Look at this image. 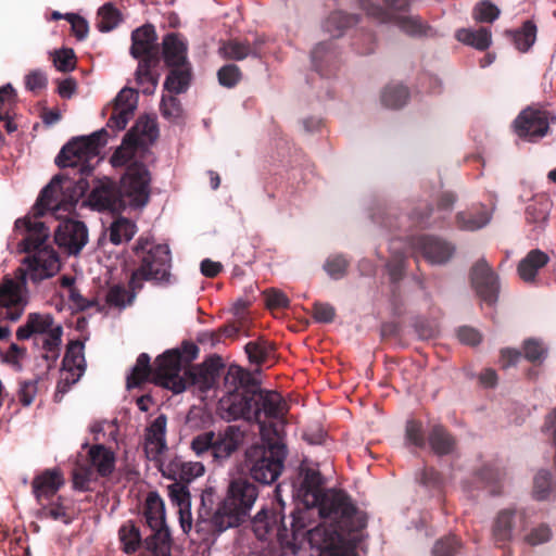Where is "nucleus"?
Instances as JSON below:
<instances>
[{"label":"nucleus","mask_w":556,"mask_h":556,"mask_svg":"<svg viewBox=\"0 0 556 556\" xmlns=\"http://www.w3.org/2000/svg\"><path fill=\"white\" fill-rule=\"evenodd\" d=\"M198 346L190 341H185L180 349L168 350L155 359L154 384L166 388L178 394L185 391V382L181 374L187 366L197 358Z\"/></svg>","instance_id":"10"},{"label":"nucleus","mask_w":556,"mask_h":556,"mask_svg":"<svg viewBox=\"0 0 556 556\" xmlns=\"http://www.w3.org/2000/svg\"><path fill=\"white\" fill-rule=\"evenodd\" d=\"M244 350L251 363L263 365L274 352V345L269 341L260 338L255 341L248 342Z\"/></svg>","instance_id":"44"},{"label":"nucleus","mask_w":556,"mask_h":556,"mask_svg":"<svg viewBox=\"0 0 556 556\" xmlns=\"http://www.w3.org/2000/svg\"><path fill=\"white\" fill-rule=\"evenodd\" d=\"M409 98L408 89L403 85H389L381 93V102L390 109L404 106Z\"/></svg>","instance_id":"47"},{"label":"nucleus","mask_w":556,"mask_h":556,"mask_svg":"<svg viewBox=\"0 0 556 556\" xmlns=\"http://www.w3.org/2000/svg\"><path fill=\"white\" fill-rule=\"evenodd\" d=\"M64 20L71 24L72 31L77 40L86 39L89 26L88 22L84 17L75 13H66L64 14Z\"/></svg>","instance_id":"60"},{"label":"nucleus","mask_w":556,"mask_h":556,"mask_svg":"<svg viewBox=\"0 0 556 556\" xmlns=\"http://www.w3.org/2000/svg\"><path fill=\"white\" fill-rule=\"evenodd\" d=\"M501 10L490 0L478 2L472 10V17L480 23H493L498 18Z\"/></svg>","instance_id":"51"},{"label":"nucleus","mask_w":556,"mask_h":556,"mask_svg":"<svg viewBox=\"0 0 556 556\" xmlns=\"http://www.w3.org/2000/svg\"><path fill=\"white\" fill-rule=\"evenodd\" d=\"M156 467L164 478L185 484L191 483L205 472L202 462H187L178 455L163 459Z\"/></svg>","instance_id":"18"},{"label":"nucleus","mask_w":556,"mask_h":556,"mask_svg":"<svg viewBox=\"0 0 556 556\" xmlns=\"http://www.w3.org/2000/svg\"><path fill=\"white\" fill-rule=\"evenodd\" d=\"M106 131L101 129L90 136L70 140L55 157V164L63 169L74 170V175H56L41 190L31 208L33 217L26 216L15 222V228H24L27 236L23 240V250L29 255L23 260L25 267L15 270V279L5 277L0 283V320L16 321L24 312L26 302L23 290L27 279L34 283L52 277L60 268L59 255L46 245L50 236L49 228L38 220L47 211L54 214L73 211L81 197L89 189L88 177L91 176L94 160L100 149L106 143Z\"/></svg>","instance_id":"1"},{"label":"nucleus","mask_w":556,"mask_h":556,"mask_svg":"<svg viewBox=\"0 0 556 556\" xmlns=\"http://www.w3.org/2000/svg\"><path fill=\"white\" fill-rule=\"evenodd\" d=\"M456 39L477 50L484 51L491 46L492 34L488 27H480L476 30L462 28L456 31Z\"/></svg>","instance_id":"37"},{"label":"nucleus","mask_w":556,"mask_h":556,"mask_svg":"<svg viewBox=\"0 0 556 556\" xmlns=\"http://www.w3.org/2000/svg\"><path fill=\"white\" fill-rule=\"evenodd\" d=\"M460 548V540L456 535L439 539L432 548L433 556H455Z\"/></svg>","instance_id":"56"},{"label":"nucleus","mask_w":556,"mask_h":556,"mask_svg":"<svg viewBox=\"0 0 556 556\" xmlns=\"http://www.w3.org/2000/svg\"><path fill=\"white\" fill-rule=\"evenodd\" d=\"M314 509H317V506L304 505V507H298L291 513L290 532L293 540L306 535Z\"/></svg>","instance_id":"40"},{"label":"nucleus","mask_w":556,"mask_h":556,"mask_svg":"<svg viewBox=\"0 0 556 556\" xmlns=\"http://www.w3.org/2000/svg\"><path fill=\"white\" fill-rule=\"evenodd\" d=\"M143 515L152 533L146 538V549H172V535L165 521V505L157 492H150L146 498Z\"/></svg>","instance_id":"12"},{"label":"nucleus","mask_w":556,"mask_h":556,"mask_svg":"<svg viewBox=\"0 0 556 556\" xmlns=\"http://www.w3.org/2000/svg\"><path fill=\"white\" fill-rule=\"evenodd\" d=\"M299 479L298 496L303 505L317 506L319 516L340 517L354 529H364L367 526L366 516L357 509L345 492L324 488L325 480L318 469L301 467Z\"/></svg>","instance_id":"4"},{"label":"nucleus","mask_w":556,"mask_h":556,"mask_svg":"<svg viewBox=\"0 0 556 556\" xmlns=\"http://www.w3.org/2000/svg\"><path fill=\"white\" fill-rule=\"evenodd\" d=\"M252 530L258 540H266L267 536L277 528L279 536L288 535V528L285 519L281 518L280 526H277V517L265 509L260 510L251 520Z\"/></svg>","instance_id":"29"},{"label":"nucleus","mask_w":556,"mask_h":556,"mask_svg":"<svg viewBox=\"0 0 556 556\" xmlns=\"http://www.w3.org/2000/svg\"><path fill=\"white\" fill-rule=\"evenodd\" d=\"M55 326L51 314L29 313L26 323L16 330V339L23 341L35 337V342L38 344L37 336L42 337L49 333Z\"/></svg>","instance_id":"26"},{"label":"nucleus","mask_w":556,"mask_h":556,"mask_svg":"<svg viewBox=\"0 0 556 556\" xmlns=\"http://www.w3.org/2000/svg\"><path fill=\"white\" fill-rule=\"evenodd\" d=\"M54 241L68 254L76 255L88 242L87 227L79 220H63L54 231Z\"/></svg>","instance_id":"19"},{"label":"nucleus","mask_w":556,"mask_h":556,"mask_svg":"<svg viewBox=\"0 0 556 556\" xmlns=\"http://www.w3.org/2000/svg\"><path fill=\"white\" fill-rule=\"evenodd\" d=\"M359 7L365 13L380 23H394L402 31L412 37L430 35L432 28L418 15H399L369 0H361Z\"/></svg>","instance_id":"14"},{"label":"nucleus","mask_w":556,"mask_h":556,"mask_svg":"<svg viewBox=\"0 0 556 556\" xmlns=\"http://www.w3.org/2000/svg\"><path fill=\"white\" fill-rule=\"evenodd\" d=\"M122 22L121 12L111 3L98 10L96 26L101 33L113 30Z\"/></svg>","instance_id":"45"},{"label":"nucleus","mask_w":556,"mask_h":556,"mask_svg":"<svg viewBox=\"0 0 556 556\" xmlns=\"http://www.w3.org/2000/svg\"><path fill=\"white\" fill-rule=\"evenodd\" d=\"M151 176L147 166L134 162L127 166L121 187L109 179H98L89 194L90 205L98 211H118L125 206L124 198L132 207H143L150 200Z\"/></svg>","instance_id":"5"},{"label":"nucleus","mask_w":556,"mask_h":556,"mask_svg":"<svg viewBox=\"0 0 556 556\" xmlns=\"http://www.w3.org/2000/svg\"><path fill=\"white\" fill-rule=\"evenodd\" d=\"M552 488V475L547 470H540L533 481V493L535 498L544 500Z\"/></svg>","instance_id":"58"},{"label":"nucleus","mask_w":556,"mask_h":556,"mask_svg":"<svg viewBox=\"0 0 556 556\" xmlns=\"http://www.w3.org/2000/svg\"><path fill=\"white\" fill-rule=\"evenodd\" d=\"M63 328L56 325L49 333L38 338L41 342V349L45 351L42 357L48 362V369H50L60 356V346L62 343Z\"/></svg>","instance_id":"36"},{"label":"nucleus","mask_w":556,"mask_h":556,"mask_svg":"<svg viewBox=\"0 0 556 556\" xmlns=\"http://www.w3.org/2000/svg\"><path fill=\"white\" fill-rule=\"evenodd\" d=\"M155 28L146 24L131 33L130 54L139 60L135 73L136 83L142 86L144 94H152L159 84L161 52L156 43Z\"/></svg>","instance_id":"8"},{"label":"nucleus","mask_w":556,"mask_h":556,"mask_svg":"<svg viewBox=\"0 0 556 556\" xmlns=\"http://www.w3.org/2000/svg\"><path fill=\"white\" fill-rule=\"evenodd\" d=\"M358 23V16L342 11L332 12L324 23V28L332 37H340L344 29Z\"/></svg>","instance_id":"43"},{"label":"nucleus","mask_w":556,"mask_h":556,"mask_svg":"<svg viewBox=\"0 0 556 556\" xmlns=\"http://www.w3.org/2000/svg\"><path fill=\"white\" fill-rule=\"evenodd\" d=\"M548 255L539 249L531 250L518 264L517 271L525 282H533L541 268L548 263Z\"/></svg>","instance_id":"31"},{"label":"nucleus","mask_w":556,"mask_h":556,"mask_svg":"<svg viewBox=\"0 0 556 556\" xmlns=\"http://www.w3.org/2000/svg\"><path fill=\"white\" fill-rule=\"evenodd\" d=\"M428 443L438 456L452 454L457 445L455 437L442 425H433L428 432Z\"/></svg>","instance_id":"30"},{"label":"nucleus","mask_w":556,"mask_h":556,"mask_svg":"<svg viewBox=\"0 0 556 556\" xmlns=\"http://www.w3.org/2000/svg\"><path fill=\"white\" fill-rule=\"evenodd\" d=\"M405 439L415 447L424 448L428 442V438L426 439L422 424L415 419L408 420L405 427Z\"/></svg>","instance_id":"53"},{"label":"nucleus","mask_w":556,"mask_h":556,"mask_svg":"<svg viewBox=\"0 0 556 556\" xmlns=\"http://www.w3.org/2000/svg\"><path fill=\"white\" fill-rule=\"evenodd\" d=\"M313 317L317 323L330 324L334 320L336 309L329 303L315 302L313 305Z\"/></svg>","instance_id":"62"},{"label":"nucleus","mask_w":556,"mask_h":556,"mask_svg":"<svg viewBox=\"0 0 556 556\" xmlns=\"http://www.w3.org/2000/svg\"><path fill=\"white\" fill-rule=\"evenodd\" d=\"M225 395L218 402V412L223 419L231 421L243 419L265 427V420H281L289 406L282 395L266 390L247 369L230 365L224 377Z\"/></svg>","instance_id":"2"},{"label":"nucleus","mask_w":556,"mask_h":556,"mask_svg":"<svg viewBox=\"0 0 556 556\" xmlns=\"http://www.w3.org/2000/svg\"><path fill=\"white\" fill-rule=\"evenodd\" d=\"M157 137V127L155 119L144 115L140 116L135 125L126 132L122 147L112 155L114 166L125 165L132 157L136 150L152 142Z\"/></svg>","instance_id":"13"},{"label":"nucleus","mask_w":556,"mask_h":556,"mask_svg":"<svg viewBox=\"0 0 556 556\" xmlns=\"http://www.w3.org/2000/svg\"><path fill=\"white\" fill-rule=\"evenodd\" d=\"M514 129L518 137L536 141L546 136L549 129L547 112L527 108L514 121Z\"/></svg>","instance_id":"17"},{"label":"nucleus","mask_w":556,"mask_h":556,"mask_svg":"<svg viewBox=\"0 0 556 556\" xmlns=\"http://www.w3.org/2000/svg\"><path fill=\"white\" fill-rule=\"evenodd\" d=\"M167 417L159 415L146 429L144 452L156 466L162 462V454L167 450L166 442Z\"/></svg>","instance_id":"21"},{"label":"nucleus","mask_w":556,"mask_h":556,"mask_svg":"<svg viewBox=\"0 0 556 556\" xmlns=\"http://www.w3.org/2000/svg\"><path fill=\"white\" fill-rule=\"evenodd\" d=\"M37 379L21 382L18 399L24 406H28L33 403L37 393Z\"/></svg>","instance_id":"64"},{"label":"nucleus","mask_w":556,"mask_h":556,"mask_svg":"<svg viewBox=\"0 0 556 556\" xmlns=\"http://www.w3.org/2000/svg\"><path fill=\"white\" fill-rule=\"evenodd\" d=\"M137 226L134 222L126 217H117L113 220L109 228L110 241L118 245L123 242H128L136 235Z\"/></svg>","instance_id":"39"},{"label":"nucleus","mask_w":556,"mask_h":556,"mask_svg":"<svg viewBox=\"0 0 556 556\" xmlns=\"http://www.w3.org/2000/svg\"><path fill=\"white\" fill-rule=\"evenodd\" d=\"M536 25L527 20L519 29H506L504 35L513 42L515 48L522 53L528 52L536 40Z\"/></svg>","instance_id":"33"},{"label":"nucleus","mask_w":556,"mask_h":556,"mask_svg":"<svg viewBox=\"0 0 556 556\" xmlns=\"http://www.w3.org/2000/svg\"><path fill=\"white\" fill-rule=\"evenodd\" d=\"M189 484L174 481L167 486L168 497L170 502L179 507H191V496Z\"/></svg>","instance_id":"52"},{"label":"nucleus","mask_w":556,"mask_h":556,"mask_svg":"<svg viewBox=\"0 0 556 556\" xmlns=\"http://www.w3.org/2000/svg\"><path fill=\"white\" fill-rule=\"evenodd\" d=\"M350 262L342 255L336 254L327 258L324 269L332 279H341L346 275Z\"/></svg>","instance_id":"55"},{"label":"nucleus","mask_w":556,"mask_h":556,"mask_svg":"<svg viewBox=\"0 0 556 556\" xmlns=\"http://www.w3.org/2000/svg\"><path fill=\"white\" fill-rule=\"evenodd\" d=\"M132 254L130 262L136 268L129 277V287L141 290L144 281L169 282L172 256L167 244L139 237L132 247Z\"/></svg>","instance_id":"6"},{"label":"nucleus","mask_w":556,"mask_h":556,"mask_svg":"<svg viewBox=\"0 0 556 556\" xmlns=\"http://www.w3.org/2000/svg\"><path fill=\"white\" fill-rule=\"evenodd\" d=\"M187 51V43L179 34L169 33L164 36L161 56L167 67L190 65Z\"/></svg>","instance_id":"27"},{"label":"nucleus","mask_w":556,"mask_h":556,"mask_svg":"<svg viewBox=\"0 0 556 556\" xmlns=\"http://www.w3.org/2000/svg\"><path fill=\"white\" fill-rule=\"evenodd\" d=\"M160 108L162 115L168 119L179 118L182 112L180 101L173 94L163 96Z\"/></svg>","instance_id":"59"},{"label":"nucleus","mask_w":556,"mask_h":556,"mask_svg":"<svg viewBox=\"0 0 556 556\" xmlns=\"http://www.w3.org/2000/svg\"><path fill=\"white\" fill-rule=\"evenodd\" d=\"M469 277L471 287L481 301L488 305L497 302L500 279L485 258L482 257L472 265Z\"/></svg>","instance_id":"15"},{"label":"nucleus","mask_w":556,"mask_h":556,"mask_svg":"<svg viewBox=\"0 0 556 556\" xmlns=\"http://www.w3.org/2000/svg\"><path fill=\"white\" fill-rule=\"evenodd\" d=\"M26 348L12 343L4 354V361L16 371H21L23 368L21 361L26 356Z\"/></svg>","instance_id":"63"},{"label":"nucleus","mask_w":556,"mask_h":556,"mask_svg":"<svg viewBox=\"0 0 556 556\" xmlns=\"http://www.w3.org/2000/svg\"><path fill=\"white\" fill-rule=\"evenodd\" d=\"M218 53L225 60L242 61L256 51L250 50V42L247 40L229 39L220 43Z\"/></svg>","instance_id":"41"},{"label":"nucleus","mask_w":556,"mask_h":556,"mask_svg":"<svg viewBox=\"0 0 556 556\" xmlns=\"http://www.w3.org/2000/svg\"><path fill=\"white\" fill-rule=\"evenodd\" d=\"M548 350L544 343L535 338L526 339L522 343V352L516 349H503L501 355L504 367L516 365L521 356L533 365H541L547 357Z\"/></svg>","instance_id":"24"},{"label":"nucleus","mask_w":556,"mask_h":556,"mask_svg":"<svg viewBox=\"0 0 556 556\" xmlns=\"http://www.w3.org/2000/svg\"><path fill=\"white\" fill-rule=\"evenodd\" d=\"M87 460L97 477L108 478L115 470V453L103 444L92 445L88 451Z\"/></svg>","instance_id":"28"},{"label":"nucleus","mask_w":556,"mask_h":556,"mask_svg":"<svg viewBox=\"0 0 556 556\" xmlns=\"http://www.w3.org/2000/svg\"><path fill=\"white\" fill-rule=\"evenodd\" d=\"M456 199L455 193L444 191L438 198L437 208L429 205L417 207L412 212V218L417 226L422 228L437 225L452 212Z\"/></svg>","instance_id":"20"},{"label":"nucleus","mask_w":556,"mask_h":556,"mask_svg":"<svg viewBox=\"0 0 556 556\" xmlns=\"http://www.w3.org/2000/svg\"><path fill=\"white\" fill-rule=\"evenodd\" d=\"M15 90L10 84L0 88V119L9 116V112L15 103Z\"/></svg>","instance_id":"61"},{"label":"nucleus","mask_w":556,"mask_h":556,"mask_svg":"<svg viewBox=\"0 0 556 556\" xmlns=\"http://www.w3.org/2000/svg\"><path fill=\"white\" fill-rule=\"evenodd\" d=\"M412 248L416 253L434 265L447 263L455 253V245L440 237L420 235L412 238Z\"/></svg>","instance_id":"16"},{"label":"nucleus","mask_w":556,"mask_h":556,"mask_svg":"<svg viewBox=\"0 0 556 556\" xmlns=\"http://www.w3.org/2000/svg\"><path fill=\"white\" fill-rule=\"evenodd\" d=\"M64 484V478L61 469H46L37 475L33 482V493L38 502L51 498Z\"/></svg>","instance_id":"25"},{"label":"nucleus","mask_w":556,"mask_h":556,"mask_svg":"<svg viewBox=\"0 0 556 556\" xmlns=\"http://www.w3.org/2000/svg\"><path fill=\"white\" fill-rule=\"evenodd\" d=\"M97 478L89 464L77 463L73 470V486L78 491H89L90 483L97 481Z\"/></svg>","instance_id":"50"},{"label":"nucleus","mask_w":556,"mask_h":556,"mask_svg":"<svg viewBox=\"0 0 556 556\" xmlns=\"http://www.w3.org/2000/svg\"><path fill=\"white\" fill-rule=\"evenodd\" d=\"M119 541L127 554L135 553L143 544L140 530L132 522H127L119 528Z\"/></svg>","instance_id":"46"},{"label":"nucleus","mask_w":556,"mask_h":556,"mask_svg":"<svg viewBox=\"0 0 556 556\" xmlns=\"http://www.w3.org/2000/svg\"><path fill=\"white\" fill-rule=\"evenodd\" d=\"M155 366L152 367L150 364V356L147 353H141L137 361L136 365L132 367L130 375L127 377V388H137L140 387L143 382L150 381L154 383Z\"/></svg>","instance_id":"35"},{"label":"nucleus","mask_w":556,"mask_h":556,"mask_svg":"<svg viewBox=\"0 0 556 556\" xmlns=\"http://www.w3.org/2000/svg\"><path fill=\"white\" fill-rule=\"evenodd\" d=\"M242 78L240 67L233 63L226 64L217 71V79L219 85L226 88L236 87Z\"/></svg>","instance_id":"54"},{"label":"nucleus","mask_w":556,"mask_h":556,"mask_svg":"<svg viewBox=\"0 0 556 556\" xmlns=\"http://www.w3.org/2000/svg\"><path fill=\"white\" fill-rule=\"evenodd\" d=\"M333 59L334 53L331 51L330 42H320L312 51L313 66L321 76L328 77L331 75V71L324 63H328Z\"/></svg>","instance_id":"48"},{"label":"nucleus","mask_w":556,"mask_h":556,"mask_svg":"<svg viewBox=\"0 0 556 556\" xmlns=\"http://www.w3.org/2000/svg\"><path fill=\"white\" fill-rule=\"evenodd\" d=\"M129 290L126 289L123 285H114L110 287L105 295V302L110 307H115L119 311L126 308L127 306L132 305L137 292L140 290H134L129 287Z\"/></svg>","instance_id":"38"},{"label":"nucleus","mask_w":556,"mask_h":556,"mask_svg":"<svg viewBox=\"0 0 556 556\" xmlns=\"http://www.w3.org/2000/svg\"><path fill=\"white\" fill-rule=\"evenodd\" d=\"M52 61L54 66L60 72H71L76 66V55L73 49L63 48L52 53Z\"/></svg>","instance_id":"57"},{"label":"nucleus","mask_w":556,"mask_h":556,"mask_svg":"<svg viewBox=\"0 0 556 556\" xmlns=\"http://www.w3.org/2000/svg\"><path fill=\"white\" fill-rule=\"evenodd\" d=\"M244 431L239 426L230 425L223 430H208L199 433L190 442L192 452L212 464L223 465L242 445Z\"/></svg>","instance_id":"9"},{"label":"nucleus","mask_w":556,"mask_h":556,"mask_svg":"<svg viewBox=\"0 0 556 556\" xmlns=\"http://www.w3.org/2000/svg\"><path fill=\"white\" fill-rule=\"evenodd\" d=\"M181 379L185 382V390L190 386H194L198 387L202 392H205L212 389L215 383L214 374L207 369L202 368L184 370L181 374Z\"/></svg>","instance_id":"42"},{"label":"nucleus","mask_w":556,"mask_h":556,"mask_svg":"<svg viewBox=\"0 0 556 556\" xmlns=\"http://www.w3.org/2000/svg\"><path fill=\"white\" fill-rule=\"evenodd\" d=\"M257 497V486L247 478L230 481L225 497L215 506L213 489L204 490L194 523L195 531L220 535L229 529L241 527L250 519Z\"/></svg>","instance_id":"3"},{"label":"nucleus","mask_w":556,"mask_h":556,"mask_svg":"<svg viewBox=\"0 0 556 556\" xmlns=\"http://www.w3.org/2000/svg\"><path fill=\"white\" fill-rule=\"evenodd\" d=\"M287 455V445L274 428L273 437H263V444H254L245 452L250 477L261 484H273L285 468Z\"/></svg>","instance_id":"7"},{"label":"nucleus","mask_w":556,"mask_h":556,"mask_svg":"<svg viewBox=\"0 0 556 556\" xmlns=\"http://www.w3.org/2000/svg\"><path fill=\"white\" fill-rule=\"evenodd\" d=\"M517 519L519 520V530H525L527 527L525 511L503 509L497 514L492 527V538L495 544L503 546L513 539L514 531L517 529Z\"/></svg>","instance_id":"23"},{"label":"nucleus","mask_w":556,"mask_h":556,"mask_svg":"<svg viewBox=\"0 0 556 556\" xmlns=\"http://www.w3.org/2000/svg\"><path fill=\"white\" fill-rule=\"evenodd\" d=\"M85 343L80 340L71 341L62 361V369L70 375L83 376L86 371Z\"/></svg>","instance_id":"32"},{"label":"nucleus","mask_w":556,"mask_h":556,"mask_svg":"<svg viewBox=\"0 0 556 556\" xmlns=\"http://www.w3.org/2000/svg\"><path fill=\"white\" fill-rule=\"evenodd\" d=\"M164 89L169 93L179 94L187 91L191 81V64L168 67Z\"/></svg>","instance_id":"34"},{"label":"nucleus","mask_w":556,"mask_h":556,"mask_svg":"<svg viewBox=\"0 0 556 556\" xmlns=\"http://www.w3.org/2000/svg\"><path fill=\"white\" fill-rule=\"evenodd\" d=\"M138 92L129 87H124L113 102V112L108 121L112 129L123 130L132 117L137 108Z\"/></svg>","instance_id":"22"},{"label":"nucleus","mask_w":556,"mask_h":556,"mask_svg":"<svg viewBox=\"0 0 556 556\" xmlns=\"http://www.w3.org/2000/svg\"><path fill=\"white\" fill-rule=\"evenodd\" d=\"M333 523L326 526L320 523L306 531V536L312 546L320 549L323 556H358L355 544H348L349 535L363 529H354L343 522L340 517L320 516Z\"/></svg>","instance_id":"11"},{"label":"nucleus","mask_w":556,"mask_h":556,"mask_svg":"<svg viewBox=\"0 0 556 556\" xmlns=\"http://www.w3.org/2000/svg\"><path fill=\"white\" fill-rule=\"evenodd\" d=\"M489 222L490 215L486 211H479L477 213L459 212L456 215L457 226L463 230H477L484 227Z\"/></svg>","instance_id":"49"}]
</instances>
